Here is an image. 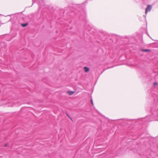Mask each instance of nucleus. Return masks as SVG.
Masks as SVG:
<instances>
[{
  "instance_id": "nucleus-1",
  "label": "nucleus",
  "mask_w": 158,
  "mask_h": 158,
  "mask_svg": "<svg viewBox=\"0 0 158 158\" xmlns=\"http://www.w3.org/2000/svg\"><path fill=\"white\" fill-rule=\"evenodd\" d=\"M154 98L155 103L151 108L152 114L141 119L143 122H150L153 120H158V96Z\"/></svg>"
},
{
  "instance_id": "nucleus-2",
  "label": "nucleus",
  "mask_w": 158,
  "mask_h": 158,
  "mask_svg": "<svg viewBox=\"0 0 158 158\" xmlns=\"http://www.w3.org/2000/svg\"><path fill=\"white\" fill-rule=\"evenodd\" d=\"M80 16H79V18L81 19H82L84 22L85 23L84 25L85 29L86 30L90 32L91 30H92V29L91 28V27L89 25V24L88 23V21L87 19V16L85 12L82 10V12H81ZM90 34L91 33V32H90Z\"/></svg>"
},
{
  "instance_id": "nucleus-3",
  "label": "nucleus",
  "mask_w": 158,
  "mask_h": 158,
  "mask_svg": "<svg viewBox=\"0 0 158 158\" xmlns=\"http://www.w3.org/2000/svg\"><path fill=\"white\" fill-rule=\"evenodd\" d=\"M152 5H148L147 6V7L145 9V13L146 15H147L148 12H150L151 11L152 9Z\"/></svg>"
},
{
  "instance_id": "nucleus-4",
  "label": "nucleus",
  "mask_w": 158,
  "mask_h": 158,
  "mask_svg": "<svg viewBox=\"0 0 158 158\" xmlns=\"http://www.w3.org/2000/svg\"><path fill=\"white\" fill-rule=\"evenodd\" d=\"M65 29H66L67 30L69 29H72V27H70L69 25H65L64 27Z\"/></svg>"
},
{
  "instance_id": "nucleus-5",
  "label": "nucleus",
  "mask_w": 158,
  "mask_h": 158,
  "mask_svg": "<svg viewBox=\"0 0 158 158\" xmlns=\"http://www.w3.org/2000/svg\"><path fill=\"white\" fill-rule=\"evenodd\" d=\"M84 69L85 71V72H88L89 70V68L86 67H84Z\"/></svg>"
},
{
  "instance_id": "nucleus-6",
  "label": "nucleus",
  "mask_w": 158,
  "mask_h": 158,
  "mask_svg": "<svg viewBox=\"0 0 158 158\" xmlns=\"http://www.w3.org/2000/svg\"><path fill=\"white\" fill-rule=\"evenodd\" d=\"M74 91H68L67 93L69 95H72L74 93Z\"/></svg>"
},
{
  "instance_id": "nucleus-7",
  "label": "nucleus",
  "mask_w": 158,
  "mask_h": 158,
  "mask_svg": "<svg viewBox=\"0 0 158 158\" xmlns=\"http://www.w3.org/2000/svg\"><path fill=\"white\" fill-rule=\"evenodd\" d=\"M28 25L27 23H22L21 24V26L23 27H25L27 26Z\"/></svg>"
},
{
  "instance_id": "nucleus-8",
  "label": "nucleus",
  "mask_w": 158,
  "mask_h": 158,
  "mask_svg": "<svg viewBox=\"0 0 158 158\" xmlns=\"http://www.w3.org/2000/svg\"><path fill=\"white\" fill-rule=\"evenodd\" d=\"M142 51L144 52H150V50L149 49H142Z\"/></svg>"
},
{
  "instance_id": "nucleus-9",
  "label": "nucleus",
  "mask_w": 158,
  "mask_h": 158,
  "mask_svg": "<svg viewBox=\"0 0 158 158\" xmlns=\"http://www.w3.org/2000/svg\"><path fill=\"white\" fill-rule=\"evenodd\" d=\"M150 0H135L136 2H137L138 1H141L143 2H148L150 1Z\"/></svg>"
},
{
  "instance_id": "nucleus-10",
  "label": "nucleus",
  "mask_w": 158,
  "mask_h": 158,
  "mask_svg": "<svg viewBox=\"0 0 158 158\" xmlns=\"http://www.w3.org/2000/svg\"><path fill=\"white\" fill-rule=\"evenodd\" d=\"M90 102H91V104L93 106L94 105V103H93V100H92V98H91L90 99Z\"/></svg>"
},
{
  "instance_id": "nucleus-11",
  "label": "nucleus",
  "mask_w": 158,
  "mask_h": 158,
  "mask_svg": "<svg viewBox=\"0 0 158 158\" xmlns=\"http://www.w3.org/2000/svg\"><path fill=\"white\" fill-rule=\"evenodd\" d=\"M157 85V83L156 82H155L154 83L153 85L154 86H156V85Z\"/></svg>"
}]
</instances>
